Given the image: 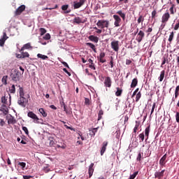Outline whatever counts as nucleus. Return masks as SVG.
<instances>
[{
	"label": "nucleus",
	"mask_w": 179,
	"mask_h": 179,
	"mask_svg": "<svg viewBox=\"0 0 179 179\" xmlns=\"http://www.w3.org/2000/svg\"><path fill=\"white\" fill-rule=\"evenodd\" d=\"M20 75H22L20 71L15 69L11 72L10 77L13 82H19L20 80Z\"/></svg>",
	"instance_id": "nucleus-1"
},
{
	"label": "nucleus",
	"mask_w": 179,
	"mask_h": 179,
	"mask_svg": "<svg viewBox=\"0 0 179 179\" xmlns=\"http://www.w3.org/2000/svg\"><path fill=\"white\" fill-rule=\"evenodd\" d=\"M109 24L110 22L104 20H100L96 23L98 27H101V29H104V27L108 28Z\"/></svg>",
	"instance_id": "nucleus-2"
},
{
	"label": "nucleus",
	"mask_w": 179,
	"mask_h": 179,
	"mask_svg": "<svg viewBox=\"0 0 179 179\" xmlns=\"http://www.w3.org/2000/svg\"><path fill=\"white\" fill-rule=\"evenodd\" d=\"M27 116L29 117V118H31L32 120H34L35 124H40V122H39V118L37 116V115H36L35 113H33V111H29L28 113H27Z\"/></svg>",
	"instance_id": "nucleus-3"
},
{
	"label": "nucleus",
	"mask_w": 179,
	"mask_h": 179,
	"mask_svg": "<svg viewBox=\"0 0 179 179\" xmlns=\"http://www.w3.org/2000/svg\"><path fill=\"white\" fill-rule=\"evenodd\" d=\"M110 46L112 50L113 51H115V52H118L120 50V41H113L110 43Z\"/></svg>",
	"instance_id": "nucleus-4"
},
{
	"label": "nucleus",
	"mask_w": 179,
	"mask_h": 179,
	"mask_svg": "<svg viewBox=\"0 0 179 179\" xmlns=\"http://www.w3.org/2000/svg\"><path fill=\"white\" fill-rule=\"evenodd\" d=\"M26 9V6L24 5H21L20 7H18L15 12V16H19L20 15H22V13L24 12V10Z\"/></svg>",
	"instance_id": "nucleus-5"
},
{
	"label": "nucleus",
	"mask_w": 179,
	"mask_h": 179,
	"mask_svg": "<svg viewBox=\"0 0 179 179\" xmlns=\"http://www.w3.org/2000/svg\"><path fill=\"white\" fill-rule=\"evenodd\" d=\"M27 103V99L24 98V96H20L17 103L19 106H21V107H26V103Z\"/></svg>",
	"instance_id": "nucleus-6"
},
{
	"label": "nucleus",
	"mask_w": 179,
	"mask_h": 179,
	"mask_svg": "<svg viewBox=\"0 0 179 179\" xmlns=\"http://www.w3.org/2000/svg\"><path fill=\"white\" fill-rule=\"evenodd\" d=\"M113 19L115 20L114 24L115 27H120V23H121V17L118 15H114Z\"/></svg>",
	"instance_id": "nucleus-7"
},
{
	"label": "nucleus",
	"mask_w": 179,
	"mask_h": 179,
	"mask_svg": "<svg viewBox=\"0 0 179 179\" xmlns=\"http://www.w3.org/2000/svg\"><path fill=\"white\" fill-rule=\"evenodd\" d=\"M143 37H145V32H143V31H139L136 40L138 41V43H141V41L143 40Z\"/></svg>",
	"instance_id": "nucleus-8"
},
{
	"label": "nucleus",
	"mask_w": 179,
	"mask_h": 179,
	"mask_svg": "<svg viewBox=\"0 0 179 179\" xmlns=\"http://www.w3.org/2000/svg\"><path fill=\"white\" fill-rule=\"evenodd\" d=\"M170 19V13L169 12L165 13L162 17V23H167Z\"/></svg>",
	"instance_id": "nucleus-9"
},
{
	"label": "nucleus",
	"mask_w": 179,
	"mask_h": 179,
	"mask_svg": "<svg viewBox=\"0 0 179 179\" xmlns=\"http://www.w3.org/2000/svg\"><path fill=\"white\" fill-rule=\"evenodd\" d=\"M103 83L105 85V87H111V85L113 83V82L111 81V78L108 76L106 77Z\"/></svg>",
	"instance_id": "nucleus-10"
},
{
	"label": "nucleus",
	"mask_w": 179,
	"mask_h": 179,
	"mask_svg": "<svg viewBox=\"0 0 179 179\" xmlns=\"http://www.w3.org/2000/svg\"><path fill=\"white\" fill-rule=\"evenodd\" d=\"M8 37L6 36V32H3V36L0 39V47H3V45H5V41H6V40H8Z\"/></svg>",
	"instance_id": "nucleus-11"
},
{
	"label": "nucleus",
	"mask_w": 179,
	"mask_h": 179,
	"mask_svg": "<svg viewBox=\"0 0 179 179\" xmlns=\"http://www.w3.org/2000/svg\"><path fill=\"white\" fill-rule=\"evenodd\" d=\"M108 145V141H104L102 143V147L101 148V156H103V155H104L106 150H107Z\"/></svg>",
	"instance_id": "nucleus-12"
},
{
	"label": "nucleus",
	"mask_w": 179,
	"mask_h": 179,
	"mask_svg": "<svg viewBox=\"0 0 179 179\" xmlns=\"http://www.w3.org/2000/svg\"><path fill=\"white\" fill-rule=\"evenodd\" d=\"M83 5H85V3L83 0H80L79 2L74 1L73 8L74 9H79V8H81Z\"/></svg>",
	"instance_id": "nucleus-13"
},
{
	"label": "nucleus",
	"mask_w": 179,
	"mask_h": 179,
	"mask_svg": "<svg viewBox=\"0 0 179 179\" xmlns=\"http://www.w3.org/2000/svg\"><path fill=\"white\" fill-rule=\"evenodd\" d=\"M167 159V154H165L159 160V164L162 167L166 166V159Z\"/></svg>",
	"instance_id": "nucleus-14"
},
{
	"label": "nucleus",
	"mask_w": 179,
	"mask_h": 179,
	"mask_svg": "<svg viewBox=\"0 0 179 179\" xmlns=\"http://www.w3.org/2000/svg\"><path fill=\"white\" fill-rule=\"evenodd\" d=\"M94 166V163H92L90 165L89 170H88V173H89V178H92V176H93V173L94 172V169H93Z\"/></svg>",
	"instance_id": "nucleus-15"
},
{
	"label": "nucleus",
	"mask_w": 179,
	"mask_h": 179,
	"mask_svg": "<svg viewBox=\"0 0 179 179\" xmlns=\"http://www.w3.org/2000/svg\"><path fill=\"white\" fill-rule=\"evenodd\" d=\"M165 169L162 170L161 172H155V178H162L163 176H164Z\"/></svg>",
	"instance_id": "nucleus-16"
},
{
	"label": "nucleus",
	"mask_w": 179,
	"mask_h": 179,
	"mask_svg": "<svg viewBox=\"0 0 179 179\" xmlns=\"http://www.w3.org/2000/svg\"><path fill=\"white\" fill-rule=\"evenodd\" d=\"M104 57H106V53L104 52H101L99 55V57H98V59L100 62H101V64H104V62H106V59H103Z\"/></svg>",
	"instance_id": "nucleus-17"
},
{
	"label": "nucleus",
	"mask_w": 179,
	"mask_h": 179,
	"mask_svg": "<svg viewBox=\"0 0 179 179\" xmlns=\"http://www.w3.org/2000/svg\"><path fill=\"white\" fill-rule=\"evenodd\" d=\"M69 5L66 4L62 6V10H64V13H71V10H68Z\"/></svg>",
	"instance_id": "nucleus-18"
},
{
	"label": "nucleus",
	"mask_w": 179,
	"mask_h": 179,
	"mask_svg": "<svg viewBox=\"0 0 179 179\" xmlns=\"http://www.w3.org/2000/svg\"><path fill=\"white\" fill-rule=\"evenodd\" d=\"M29 48H31V45L30 44V43L24 44L20 50V52H22V51H24V50H29Z\"/></svg>",
	"instance_id": "nucleus-19"
},
{
	"label": "nucleus",
	"mask_w": 179,
	"mask_h": 179,
	"mask_svg": "<svg viewBox=\"0 0 179 179\" xmlns=\"http://www.w3.org/2000/svg\"><path fill=\"white\" fill-rule=\"evenodd\" d=\"M8 124H16V119H15V117L10 115L8 118Z\"/></svg>",
	"instance_id": "nucleus-20"
},
{
	"label": "nucleus",
	"mask_w": 179,
	"mask_h": 179,
	"mask_svg": "<svg viewBox=\"0 0 179 179\" xmlns=\"http://www.w3.org/2000/svg\"><path fill=\"white\" fill-rule=\"evenodd\" d=\"M90 41H93L94 43H99V37L91 35L88 37Z\"/></svg>",
	"instance_id": "nucleus-21"
},
{
	"label": "nucleus",
	"mask_w": 179,
	"mask_h": 179,
	"mask_svg": "<svg viewBox=\"0 0 179 179\" xmlns=\"http://www.w3.org/2000/svg\"><path fill=\"white\" fill-rule=\"evenodd\" d=\"M117 15H119V16H120V17H122L123 21H125V17H126V15L125 13H123L122 10H118L117 11Z\"/></svg>",
	"instance_id": "nucleus-22"
},
{
	"label": "nucleus",
	"mask_w": 179,
	"mask_h": 179,
	"mask_svg": "<svg viewBox=\"0 0 179 179\" xmlns=\"http://www.w3.org/2000/svg\"><path fill=\"white\" fill-rule=\"evenodd\" d=\"M38 111H39L40 114H41V115L43 117H44L45 118V117H47V115H48L47 112H45V110H44V108H39Z\"/></svg>",
	"instance_id": "nucleus-23"
},
{
	"label": "nucleus",
	"mask_w": 179,
	"mask_h": 179,
	"mask_svg": "<svg viewBox=\"0 0 179 179\" xmlns=\"http://www.w3.org/2000/svg\"><path fill=\"white\" fill-rule=\"evenodd\" d=\"M73 23H76L77 24H80V23H83L82 18L80 17H76L73 19Z\"/></svg>",
	"instance_id": "nucleus-24"
},
{
	"label": "nucleus",
	"mask_w": 179,
	"mask_h": 179,
	"mask_svg": "<svg viewBox=\"0 0 179 179\" xmlns=\"http://www.w3.org/2000/svg\"><path fill=\"white\" fill-rule=\"evenodd\" d=\"M138 85V78H134L132 80V82H131V87L133 88V87H136Z\"/></svg>",
	"instance_id": "nucleus-25"
},
{
	"label": "nucleus",
	"mask_w": 179,
	"mask_h": 179,
	"mask_svg": "<svg viewBox=\"0 0 179 179\" xmlns=\"http://www.w3.org/2000/svg\"><path fill=\"white\" fill-rule=\"evenodd\" d=\"M19 87V93H20V97L24 96V90L23 87H20V85H18Z\"/></svg>",
	"instance_id": "nucleus-26"
},
{
	"label": "nucleus",
	"mask_w": 179,
	"mask_h": 179,
	"mask_svg": "<svg viewBox=\"0 0 179 179\" xmlns=\"http://www.w3.org/2000/svg\"><path fill=\"white\" fill-rule=\"evenodd\" d=\"M116 89H117V91L115 92V96H117V97H120L121 94H122V89L120 87H117Z\"/></svg>",
	"instance_id": "nucleus-27"
},
{
	"label": "nucleus",
	"mask_w": 179,
	"mask_h": 179,
	"mask_svg": "<svg viewBox=\"0 0 179 179\" xmlns=\"http://www.w3.org/2000/svg\"><path fill=\"white\" fill-rule=\"evenodd\" d=\"M86 44H87V45H88V47L92 48V50L94 51V52H96V45H94V44H93L92 43H87Z\"/></svg>",
	"instance_id": "nucleus-28"
},
{
	"label": "nucleus",
	"mask_w": 179,
	"mask_h": 179,
	"mask_svg": "<svg viewBox=\"0 0 179 179\" xmlns=\"http://www.w3.org/2000/svg\"><path fill=\"white\" fill-rule=\"evenodd\" d=\"M137 22L138 24L141 23H143V22H145V17H143V15H139Z\"/></svg>",
	"instance_id": "nucleus-29"
},
{
	"label": "nucleus",
	"mask_w": 179,
	"mask_h": 179,
	"mask_svg": "<svg viewBox=\"0 0 179 179\" xmlns=\"http://www.w3.org/2000/svg\"><path fill=\"white\" fill-rule=\"evenodd\" d=\"M166 73V71L164 70L161 71V74L159 77V82H163V79H164V75Z\"/></svg>",
	"instance_id": "nucleus-30"
},
{
	"label": "nucleus",
	"mask_w": 179,
	"mask_h": 179,
	"mask_svg": "<svg viewBox=\"0 0 179 179\" xmlns=\"http://www.w3.org/2000/svg\"><path fill=\"white\" fill-rule=\"evenodd\" d=\"M96 132H97V128H93L92 129H90V136H94V135H96Z\"/></svg>",
	"instance_id": "nucleus-31"
},
{
	"label": "nucleus",
	"mask_w": 179,
	"mask_h": 179,
	"mask_svg": "<svg viewBox=\"0 0 179 179\" xmlns=\"http://www.w3.org/2000/svg\"><path fill=\"white\" fill-rule=\"evenodd\" d=\"M150 132V126H148L145 129V136L147 137V139H149V133Z\"/></svg>",
	"instance_id": "nucleus-32"
},
{
	"label": "nucleus",
	"mask_w": 179,
	"mask_h": 179,
	"mask_svg": "<svg viewBox=\"0 0 179 179\" xmlns=\"http://www.w3.org/2000/svg\"><path fill=\"white\" fill-rule=\"evenodd\" d=\"M9 92L10 93L15 94L16 93V88L15 87V85H13L10 88H9Z\"/></svg>",
	"instance_id": "nucleus-33"
},
{
	"label": "nucleus",
	"mask_w": 179,
	"mask_h": 179,
	"mask_svg": "<svg viewBox=\"0 0 179 179\" xmlns=\"http://www.w3.org/2000/svg\"><path fill=\"white\" fill-rule=\"evenodd\" d=\"M103 114H104V112L103 111V110H100L99 111V113H98V121H100V120H101V118H103Z\"/></svg>",
	"instance_id": "nucleus-34"
},
{
	"label": "nucleus",
	"mask_w": 179,
	"mask_h": 179,
	"mask_svg": "<svg viewBox=\"0 0 179 179\" xmlns=\"http://www.w3.org/2000/svg\"><path fill=\"white\" fill-rule=\"evenodd\" d=\"M1 82L3 85H8V76H3Z\"/></svg>",
	"instance_id": "nucleus-35"
},
{
	"label": "nucleus",
	"mask_w": 179,
	"mask_h": 179,
	"mask_svg": "<svg viewBox=\"0 0 179 179\" xmlns=\"http://www.w3.org/2000/svg\"><path fill=\"white\" fill-rule=\"evenodd\" d=\"M179 96V85L176 86L175 90V99H178Z\"/></svg>",
	"instance_id": "nucleus-36"
},
{
	"label": "nucleus",
	"mask_w": 179,
	"mask_h": 179,
	"mask_svg": "<svg viewBox=\"0 0 179 179\" xmlns=\"http://www.w3.org/2000/svg\"><path fill=\"white\" fill-rule=\"evenodd\" d=\"M43 170L44 173H49V171H51L49 165H45V166H43Z\"/></svg>",
	"instance_id": "nucleus-37"
},
{
	"label": "nucleus",
	"mask_w": 179,
	"mask_h": 179,
	"mask_svg": "<svg viewBox=\"0 0 179 179\" xmlns=\"http://www.w3.org/2000/svg\"><path fill=\"white\" fill-rule=\"evenodd\" d=\"M38 58H41V59H48V56L47 55H41L40 53H38L37 55Z\"/></svg>",
	"instance_id": "nucleus-38"
},
{
	"label": "nucleus",
	"mask_w": 179,
	"mask_h": 179,
	"mask_svg": "<svg viewBox=\"0 0 179 179\" xmlns=\"http://www.w3.org/2000/svg\"><path fill=\"white\" fill-rule=\"evenodd\" d=\"M20 52L22 55V58H29V57H30V55H29V52H24L22 51Z\"/></svg>",
	"instance_id": "nucleus-39"
},
{
	"label": "nucleus",
	"mask_w": 179,
	"mask_h": 179,
	"mask_svg": "<svg viewBox=\"0 0 179 179\" xmlns=\"http://www.w3.org/2000/svg\"><path fill=\"white\" fill-rule=\"evenodd\" d=\"M141 97H142V94L141 92H138L137 94L136 95V101L138 102L141 99Z\"/></svg>",
	"instance_id": "nucleus-40"
},
{
	"label": "nucleus",
	"mask_w": 179,
	"mask_h": 179,
	"mask_svg": "<svg viewBox=\"0 0 179 179\" xmlns=\"http://www.w3.org/2000/svg\"><path fill=\"white\" fill-rule=\"evenodd\" d=\"M138 174H139V171L134 172L132 175H130L129 179H135V178L136 177V176H138Z\"/></svg>",
	"instance_id": "nucleus-41"
},
{
	"label": "nucleus",
	"mask_w": 179,
	"mask_h": 179,
	"mask_svg": "<svg viewBox=\"0 0 179 179\" xmlns=\"http://www.w3.org/2000/svg\"><path fill=\"white\" fill-rule=\"evenodd\" d=\"M18 166H20L22 170H24L26 167V162H18Z\"/></svg>",
	"instance_id": "nucleus-42"
},
{
	"label": "nucleus",
	"mask_w": 179,
	"mask_h": 179,
	"mask_svg": "<svg viewBox=\"0 0 179 179\" xmlns=\"http://www.w3.org/2000/svg\"><path fill=\"white\" fill-rule=\"evenodd\" d=\"M173 38H174V32H171L170 36H169V38L168 39L169 43H171L173 41Z\"/></svg>",
	"instance_id": "nucleus-43"
},
{
	"label": "nucleus",
	"mask_w": 179,
	"mask_h": 179,
	"mask_svg": "<svg viewBox=\"0 0 179 179\" xmlns=\"http://www.w3.org/2000/svg\"><path fill=\"white\" fill-rule=\"evenodd\" d=\"M39 31H41V36H44L47 33V30L44 28H40Z\"/></svg>",
	"instance_id": "nucleus-44"
},
{
	"label": "nucleus",
	"mask_w": 179,
	"mask_h": 179,
	"mask_svg": "<svg viewBox=\"0 0 179 179\" xmlns=\"http://www.w3.org/2000/svg\"><path fill=\"white\" fill-rule=\"evenodd\" d=\"M162 59H163V61H162V65H161V68H163V65H164L167 62V61H169V59L166 57H164L162 58Z\"/></svg>",
	"instance_id": "nucleus-45"
},
{
	"label": "nucleus",
	"mask_w": 179,
	"mask_h": 179,
	"mask_svg": "<svg viewBox=\"0 0 179 179\" xmlns=\"http://www.w3.org/2000/svg\"><path fill=\"white\" fill-rule=\"evenodd\" d=\"M156 108V103L154 102L152 104V107L151 109V113H150V115H152V114H153V113H155V109Z\"/></svg>",
	"instance_id": "nucleus-46"
},
{
	"label": "nucleus",
	"mask_w": 179,
	"mask_h": 179,
	"mask_svg": "<svg viewBox=\"0 0 179 179\" xmlns=\"http://www.w3.org/2000/svg\"><path fill=\"white\" fill-rule=\"evenodd\" d=\"M138 138L141 140L142 142L145 141V134L143 133H141L138 135Z\"/></svg>",
	"instance_id": "nucleus-47"
},
{
	"label": "nucleus",
	"mask_w": 179,
	"mask_h": 179,
	"mask_svg": "<svg viewBox=\"0 0 179 179\" xmlns=\"http://www.w3.org/2000/svg\"><path fill=\"white\" fill-rule=\"evenodd\" d=\"M169 10L171 12V15H174V13H176V11H174V4H172L171 7L169 8Z\"/></svg>",
	"instance_id": "nucleus-48"
},
{
	"label": "nucleus",
	"mask_w": 179,
	"mask_h": 179,
	"mask_svg": "<svg viewBox=\"0 0 179 179\" xmlns=\"http://www.w3.org/2000/svg\"><path fill=\"white\" fill-rule=\"evenodd\" d=\"M50 38H51V35H50V34H46L43 36V40H50Z\"/></svg>",
	"instance_id": "nucleus-49"
},
{
	"label": "nucleus",
	"mask_w": 179,
	"mask_h": 179,
	"mask_svg": "<svg viewBox=\"0 0 179 179\" xmlns=\"http://www.w3.org/2000/svg\"><path fill=\"white\" fill-rule=\"evenodd\" d=\"M156 15H157V12L156 11V10H154L152 12V19H155Z\"/></svg>",
	"instance_id": "nucleus-50"
},
{
	"label": "nucleus",
	"mask_w": 179,
	"mask_h": 179,
	"mask_svg": "<svg viewBox=\"0 0 179 179\" xmlns=\"http://www.w3.org/2000/svg\"><path fill=\"white\" fill-rule=\"evenodd\" d=\"M22 131H24V132H25L26 135H29V129H27V127H22Z\"/></svg>",
	"instance_id": "nucleus-51"
},
{
	"label": "nucleus",
	"mask_w": 179,
	"mask_h": 179,
	"mask_svg": "<svg viewBox=\"0 0 179 179\" xmlns=\"http://www.w3.org/2000/svg\"><path fill=\"white\" fill-rule=\"evenodd\" d=\"M65 113L67 115H71L72 114V109H67Z\"/></svg>",
	"instance_id": "nucleus-52"
},
{
	"label": "nucleus",
	"mask_w": 179,
	"mask_h": 179,
	"mask_svg": "<svg viewBox=\"0 0 179 179\" xmlns=\"http://www.w3.org/2000/svg\"><path fill=\"white\" fill-rule=\"evenodd\" d=\"M6 101H7L6 97L5 96L1 97V103H3V104H6Z\"/></svg>",
	"instance_id": "nucleus-53"
},
{
	"label": "nucleus",
	"mask_w": 179,
	"mask_h": 179,
	"mask_svg": "<svg viewBox=\"0 0 179 179\" xmlns=\"http://www.w3.org/2000/svg\"><path fill=\"white\" fill-rule=\"evenodd\" d=\"M141 159H142V155L139 152L136 159L137 162H141Z\"/></svg>",
	"instance_id": "nucleus-54"
},
{
	"label": "nucleus",
	"mask_w": 179,
	"mask_h": 179,
	"mask_svg": "<svg viewBox=\"0 0 179 179\" xmlns=\"http://www.w3.org/2000/svg\"><path fill=\"white\" fill-rule=\"evenodd\" d=\"M64 127L66 128V129H70L71 131H75V129L71 127H69L66 124H64Z\"/></svg>",
	"instance_id": "nucleus-55"
},
{
	"label": "nucleus",
	"mask_w": 179,
	"mask_h": 179,
	"mask_svg": "<svg viewBox=\"0 0 179 179\" xmlns=\"http://www.w3.org/2000/svg\"><path fill=\"white\" fill-rule=\"evenodd\" d=\"M85 103L89 106L90 104V100L88 98L85 99Z\"/></svg>",
	"instance_id": "nucleus-56"
},
{
	"label": "nucleus",
	"mask_w": 179,
	"mask_h": 179,
	"mask_svg": "<svg viewBox=\"0 0 179 179\" xmlns=\"http://www.w3.org/2000/svg\"><path fill=\"white\" fill-rule=\"evenodd\" d=\"M89 68H90L91 69H94V71H95L96 67L94 66V63L90 64Z\"/></svg>",
	"instance_id": "nucleus-57"
},
{
	"label": "nucleus",
	"mask_w": 179,
	"mask_h": 179,
	"mask_svg": "<svg viewBox=\"0 0 179 179\" xmlns=\"http://www.w3.org/2000/svg\"><path fill=\"white\" fill-rule=\"evenodd\" d=\"M131 64H132V61L131 59H126V65H131Z\"/></svg>",
	"instance_id": "nucleus-58"
},
{
	"label": "nucleus",
	"mask_w": 179,
	"mask_h": 179,
	"mask_svg": "<svg viewBox=\"0 0 179 179\" xmlns=\"http://www.w3.org/2000/svg\"><path fill=\"white\" fill-rule=\"evenodd\" d=\"M138 128H139V124H136L134 129V134H136V131H138Z\"/></svg>",
	"instance_id": "nucleus-59"
},
{
	"label": "nucleus",
	"mask_w": 179,
	"mask_h": 179,
	"mask_svg": "<svg viewBox=\"0 0 179 179\" xmlns=\"http://www.w3.org/2000/svg\"><path fill=\"white\" fill-rule=\"evenodd\" d=\"M3 125H5V121L3 120V119H1L0 120V127H3Z\"/></svg>",
	"instance_id": "nucleus-60"
},
{
	"label": "nucleus",
	"mask_w": 179,
	"mask_h": 179,
	"mask_svg": "<svg viewBox=\"0 0 179 179\" xmlns=\"http://www.w3.org/2000/svg\"><path fill=\"white\" fill-rule=\"evenodd\" d=\"M176 122H179V112L176 113Z\"/></svg>",
	"instance_id": "nucleus-61"
},
{
	"label": "nucleus",
	"mask_w": 179,
	"mask_h": 179,
	"mask_svg": "<svg viewBox=\"0 0 179 179\" xmlns=\"http://www.w3.org/2000/svg\"><path fill=\"white\" fill-rule=\"evenodd\" d=\"M61 63L62 64V65H64V66H66V68H69V65H68V63H66V62H61Z\"/></svg>",
	"instance_id": "nucleus-62"
},
{
	"label": "nucleus",
	"mask_w": 179,
	"mask_h": 179,
	"mask_svg": "<svg viewBox=\"0 0 179 179\" xmlns=\"http://www.w3.org/2000/svg\"><path fill=\"white\" fill-rule=\"evenodd\" d=\"M23 178L24 179H30V178H33V176H23Z\"/></svg>",
	"instance_id": "nucleus-63"
},
{
	"label": "nucleus",
	"mask_w": 179,
	"mask_h": 179,
	"mask_svg": "<svg viewBox=\"0 0 179 179\" xmlns=\"http://www.w3.org/2000/svg\"><path fill=\"white\" fill-rule=\"evenodd\" d=\"M178 29H179V22L177 24H176L174 27V30H177Z\"/></svg>",
	"instance_id": "nucleus-64"
}]
</instances>
